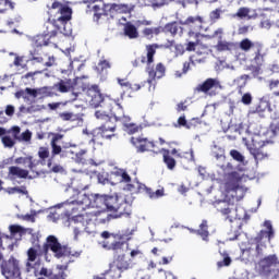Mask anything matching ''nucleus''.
Instances as JSON below:
<instances>
[{
    "label": "nucleus",
    "mask_w": 279,
    "mask_h": 279,
    "mask_svg": "<svg viewBox=\"0 0 279 279\" xmlns=\"http://www.w3.org/2000/svg\"><path fill=\"white\" fill-rule=\"evenodd\" d=\"M93 217H96L97 223H108V221H112V219H116L114 218V214H108V213H106L104 210L97 211L95 214L86 213L85 215L81 214V215L76 216V218L80 221H86V223H88L93 219Z\"/></svg>",
    "instance_id": "14"
},
{
    "label": "nucleus",
    "mask_w": 279,
    "mask_h": 279,
    "mask_svg": "<svg viewBox=\"0 0 279 279\" xmlns=\"http://www.w3.org/2000/svg\"><path fill=\"white\" fill-rule=\"evenodd\" d=\"M59 245L60 241H58V238H56V235H48L46 239V243L44 244V254H49V250L56 252Z\"/></svg>",
    "instance_id": "29"
},
{
    "label": "nucleus",
    "mask_w": 279,
    "mask_h": 279,
    "mask_svg": "<svg viewBox=\"0 0 279 279\" xmlns=\"http://www.w3.org/2000/svg\"><path fill=\"white\" fill-rule=\"evenodd\" d=\"M52 89L58 90V93H69L71 90V80H60V82L53 84Z\"/></svg>",
    "instance_id": "39"
},
{
    "label": "nucleus",
    "mask_w": 279,
    "mask_h": 279,
    "mask_svg": "<svg viewBox=\"0 0 279 279\" xmlns=\"http://www.w3.org/2000/svg\"><path fill=\"white\" fill-rule=\"evenodd\" d=\"M15 165H27L29 171H34V169H36V160H34V157L32 156L17 157L15 159Z\"/></svg>",
    "instance_id": "35"
},
{
    "label": "nucleus",
    "mask_w": 279,
    "mask_h": 279,
    "mask_svg": "<svg viewBox=\"0 0 279 279\" xmlns=\"http://www.w3.org/2000/svg\"><path fill=\"white\" fill-rule=\"evenodd\" d=\"M221 88V83L217 78H206L202 84L195 88L196 93H204L209 97H215Z\"/></svg>",
    "instance_id": "13"
},
{
    "label": "nucleus",
    "mask_w": 279,
    "mask_h": 279,
    "mask_svg": "<svg viewBox=\"0 0 279 279\" xmlns=\"http://www.w3.org/2000/svg\"><path fill=\"white\" fill-rule=\"evenodd\" d=\"M269 145H274L272 141H262L260 137H254L248 146V151L256 161L269 158Z\"/></svg>",
    "instance_id": "8"
},
{
    "label": "nucleus",
    "mask_w": 279,
    "mask_h": 279,
    "mask_svg": "<svg viewBox=\"0 0 279 279\" xmlns=\"http://www.w3.org/2000/svg\"><path fill=\"white\" fill-rule=\"evenodd\" d=\"M204 16L202 15H190L185 21L181 22L182 25H185L189 28L187 36L189 38H199L202 29H204Z\"/></svg>",
    "instance_id": "9"
},
{
    "label": "nucleus",
    "mask_w": 279,
    "mask_h": 279,
    "mask_svg": "<svg viewBox=\"0 0 279 279\" xmlns=\"http://www.w3.org/2000/svg\"><path fill=\"white\" fill-rule=\"evenodd\" d=\"M110 61L108 60H100L97 65L98 73H104L107 69H110Z\"/></svg>",
    "instance_id": "54"
},
{
    "label": "nucleus",
    "mask_w": 279,
    "mask_h": 279,
    "mask_svg": "<svg viewBox=\"0 0 279 279\" xmlns=\"http://www.w3.org/2000/svg\"><path fill=\"white\" fill-rule=\"evenodd\" d=\"M37 279H66V272L53 274V269L41 267L39 270H35Z\"/></svg>",
    "instance_id": "20"
},
{
    "label": "nucleus",
    "mask_w": 279,
    "mask_h": 279,
    "mask_svg": "<svg viewBox=\"0 0 279 279\" xmlns=\"http://www.w3.org/2000/svg\"><path fill=\"white\" fill-rule=\"evenodd\" d=\"M199 46V38H195V41H189L185 46V51H195Z\"/></svg>",
    "instance_id": "57"
},
{
    "label": "nucleus",
    "mask_w": 279,
    "mask_h": 279,
    "mask_svg": "<svg viewBox=\"0 0 279 279\" xmlns=\"http://www.w3.org/2000/svg\"><path fill=\"white\" fill-rule=\"evenodd\" d=\"M131 144L135 147L137 154H145V151L156 153V142L143 135L131 137Z\"/></svg>",
    "instance_id": "12"
},
{
    "label": "nucleus",
    "mask_w": 279,
    "mask_h": 279,
    "mask_svg": "<svg viewBox=\"0 0 279 279\" xmlns=\"http://www.w3.org/2000/svg\"><path fill=\"white\" fill-rule=\"evenodd\" d=\"M106 208L109 213H113L114 219H121V217H130L132 215V204L128 203L123 197L119 195H106Z\"/></svg>",
    "instance_id": "5"
},
{
    "label": "nucleus",
    "mask_w": 279,
    "mask_h": 279,
    "mask_svg": "<svg viewBox=\"0 0 279 279\" xmlns=\"http://www.w3.org/2000/svg\"><path fill=\"white\" fill-rule=\"evenodd\" d=\"M219 38L217 45L215 48L218 51H232L236 47V45L232 41H226L223 40V28H218L214 32L213 35L207 36V38Z\"/></svg>",
    "instance_id": "19"
},
{
    "label": "nucleus",
    "mask_w": 279,
    "mask_h": 279,
    "mask_svg": "<svg viewBox=\"0 0 279 279\" xmlns=\"http://www.w3.org/2000/svg\"><path fill=\"white\" fill-rule=\"evenodd\" d=\"M38 156L41 160H47V158H49V148L40 147L38 151Z\"/></svg>",
    "instance_id": "62"
},
{
    "label": "nucleus",
    "mask_w": 279,
    "mask_h": 279,
    "mask_svg": "<svg viewBox=\"0 0 279 279\" xmlns=\"http://www.w3.org/2000/svg\"><path fill=\"white\" fill-rule=\"evenodd\" d=\"M142 34H143L144 38L151 40V38H154V36H160V34H162V26L145 27L142 31Z\"/></svg>",
    "instance_id": "33"
},
{
    "label": "nucleus",
    "mask_w": 279,
    "mask_h": 279,
    "mask_svg": "<svg viewBox=\"0 0 279 279\" xmlns=\"http://www.w3.org/2000/svg\"><path fill=\"white\" fill-rule=\"evenodd\" d=\"M171 155L175 156L181 165H189V162H195V155L193 154V150L180 151L178 150V148H173L171 150Z\"/></svg>",
    "instance_id": "24"
},
{
    "label": "nucleus",
    "mask_w": 279,
    "mask_h": 279,
    "mask_svg": "<svg viewBox=\"0 0 279 279\" xmlns=\"http://www.w3.org/2000/svg\"><path fill=\"white\" fill-rule=\"evenodd\" d=\"M178 123L181 128H186V130H191V128H193L192 122L187 123L186 117H184V116L179 117Z\"/></svg>",
    "instance_id": "58"
},
{
    "label": "nucleus",
    "mask_w": 279,
    "mask_h": 279,
    "mask_svg": "<svg viewBox=\"0 0 279 279\" xmlns=\"http://www.w3.org/2000/svg\"><path fill=\"white\" fill-rule=\"evenodd\" d=\"M2 276L7 279H21V267L14 256H11L8 260H3L1 264Z\"/></svg>",
    "instance_id": "10"
},
{
    "label": "nucleus",
    "mask_w": 279,
    "mask_h": 279,
    "mask_svg": "<svg viewBox=\"0 0 279 279\" xmlns=\"http://www.w3.org/2000/svg\"><path fill=\"white\" fill-rule=\"evenodd\" d=\"M267 111V102L265 101H259L255 107H253L250 111L248 114H259V117H263L265 112Z\"/></svg>",
    "instance_id": "41"
},
{
    "label": "nucleus",
    "mask_w": 279,
    "mask_h": 279,
    "mask_svg": "<svg viewBox=\"0 0 279 279\" xmlns=\"http://www.w3.org/2000/svg\"><path fill=\"white\" fill-rule=\"evenodd\" d=\"M52 253L54 254L56 258H66V257L71 256V247L59 243V245Z\"/></svg>",
    "instance_id": "34"
},
{
    "label": "nucleus",
    "mask_w": 279,
    "mask_h": 279,
    "mask_svg": "<svg viewBox=\"0 0 279 279\" xmlns=\"http://www.w3.org/2000/svg\"><path fill=\"white\" fill-rule=\"evenodd\" d=\"M2 144L4 145V147H12L14 145V140H12V137L10 136H3Z\"/></svg>",
    "instance_id": "64"
},
{
    "label": "nucleus",
    "mask_w": 279,
    "mask_h": 279,
    "mask_svg": "<svg viewBox=\"0 0 279 279\" xmlns=\"http://www.w3.org/2000/svg\"><path fill=\"white\" fill-rule=\"evenodd\" d=\"M58 32L60 34H64V28L60 26L58 23H56L53 14H50L48 21L44 24L43 34L49 36V38L53 40V38L58 36Z\"/></svg>",
    "instance_id": "17"
},
{
    "label": "nucleus",
    "mask_w": 279,
    "mask_h": 279,
    "mask_svg": "<svg viewBox=\"0 0 279 279\" xmlns=\"http://www.w3.org/2000/svg\"><path fill=\"white\" fill-rule=\"evenodd\" d=\"M75 202L82 206L81 210H86V208H90L93 206V201L90 197L86 194H82V192L77 194Z\"/></svg>",
    "instance_id": "31"
},
{
    "label": "nucleus",
    "mask_w": 279,
    "mask_h": 279,
    "mask_svg": "<svg viewBox=\"0 0 279 279\" xmlns=\"http://www.w3.org/2000/svg\"><path fill=\"white\" fill-rule=\"evenodd\" d=\"M52 39H50L49 36H47L46 34H41V35H37L35 37V45L36 47L38 48H43V47H47L49 45H51V41Z\"/></svg>",
    "instance_id": "40"
},
{
    "label": "nucleus",
    "mask_w": 279,
    "mask_h": 279,
    "mask_svg": "<svg viewBox=\"0 0 279 279\" xmlns=\"http://www.w3.org/2000/svg\"><path fill=\"white\" fill-rule=\"evenodd\" d=\"M136 3L140 8H162V5H165V0H136Z\"/></svg>",
    "instance_id": "37"
},
{
    "label": "nucleus",
    "mask_w": 279,
    "mask_h": 279,
    "mask_svg": "<svg viewBox=\"0 0 279 279\" xmlns=\"http://www.w3.org/2000/svg\"><path fill=\"white\" fill-rule=\"evenodd\" d=\"M45 52L43 48L35 47L33 50L29 51V59L32 62L43 63L45 62Z\"/></svg>",
    "instance_id": "32"
},
{
    "label": "nucleus",
    "mask_w": 279,
    "mask_h": 279,
    "mask_svg": "<svg viewBox=\"0 0 279 279\" xmlns=\"http://www.w3.org/2000/svg\"><path fill=\"white\" fill-rule=\"evenodd\" d=\"M92 208H106V195L96 194L93 197Z\"/></svg>",
    "instance_id": "42"
},
{
    "label": "nucleus",
    "mask_w": 279,
    "mask_h": 279,
    "mask_svg": "<svg viewBox=\"0 0 279 279\" xmlns=\"http://www.w3.org/2000/svg\"><path fill=\"white\" fill-rule=\"evenodd\" d=\"M272 136H278L279 132V116L272 119V122L269 125Z\"/></svg>",
    "instance_id": "48"
},
{
    "label": "nucleus",
    "mask_w": 279,
    "mask_h": 279,
    "mask_svg": "<svg viewBox=\"0 0 279 279\" xmlns=\"http://www.w3.org/2000/svg\"><path fill=\"white\" fill-rule=\"evenodd\" d=\"M34 75H36V72L26 73L22 76V82H24L25 84H32V82H34Z\"/></svg>",
    "instance_id": "60"
},
{
    "label": "nucleus",
    "mask_w": 279,
    "mask_h": 279,
    "mask_svg": "<svg viewBox=\"0 0 279 279\" xmlns=\"http://www.w3.org/2000/svg\"><path fill=\"white\" fill-rule=\"evenodd\" d=\"M160 49L158 44H150L146 46V57L142 56L132 61V65L136 69L141 64H146V73L148 74V80L146 81L149 86L156 82V80H162L167 73V66L165 63L159 62L154 66V56H156V50Z\"/></svg>",
    "instance_id": "2"
},
{
    "label": "nucleus",
    "mask_w": 279,
    "mask_h": 279,
    "mask_svg": "<svg viewBox=\"0 0 279 279\" xmlns=\"http://www.w3.org/2000/svg\"><path fill=\"white\" fill-rule=\"evenodd\" d=\"M196 234L201 236L206 243L209 241L210 232H208V220H203L199 225V229L196 230Z\"/></svg>",
    "instance_id": "36"
},
{
    "label": "nucleus",
    "mask_w": 279,
    "mask_h": 279,
    "mask_svg": "<svg viewBox=\"0 0 279 279\" xmlns=\"http://www.w3.org/2000/svg\"><path fill=\"white\" fill-rule=\"evenodd\" d=\"M50 136H52L50 141L51 146V155L52 156H60V153L62 151V146L58 145V141H62V134L60 133H49Z\"/></svg>",
    "instance_id": "28"
},
{
    "label": "nucleus",
    "mask_w": 279,
    "mask_h": 279,
    "mask_svg": "<svg viewBox=\"0 0 279 279\" xmlns=\"http://www.w3.org/2000/svg\"><path fill=\"white\" fill-rule=\"evenodd\" d=\"M258 43H259V41L253 43V41L250 40V38H244V39H242V40L240 41L239 47H240V49H241L242 51L247 52V51H250L251 49H255V48H256V45H258Z\"/></svg>",
    "instance_id": "43"
},
{
    "label": "nucleus",
    "mask_w": 279,
    "mask_h": 279,
    "mask_svg": "<svg viewBox=\"0 0 279 279\" xmlns=\"http://www.w3.org/2000/svg\"><path fill=\"white\" fill-rule=\"evenodd\" d=\"M223 178V186L226 193L230 194L232 199L241 202L247 193V187L243 185V178L245 174L234 170L232 162H228L220 167Z\"/></svg>",
    "instance_id": "1"
},
{
    "label": "nucleus",
    "mask_w": 279,
    "mask_h": 279,
    "mask_svg": "<svg viewBox=\"0 0 279 279\" xmlns=\"http://www.w3.org/2000/svg\"><path fill=\"white\" fill-rule=\"evenodd\" d=\"M221 19V9H216L209 13V20L211 23H217Z\"/></svg>",
    "instance_id": "56"
},
{
    "label": "nucleus",
    "mask_w": 279,
    "mask_h": 279,
    "mask_svg": "<svg viewBox=\"0 0 279 279\" xmlns=\"http://www.w3.org/2000/svg\"><path fill=\"white\" fill-rule=\"evenodd\" d=\"M253 97L251 93H245L244 95H242L241 101L244 106H251L252 101H253Z\"/></svg>",
    "instance_id": "59"
},
{
    "label": "nucleus",
    "mask_w": 279,
    "mask_h": 279,
    "mask_svg": "<svg viewBox=\"0 0 279 279\" xmlns=\"http://www.w3.org/2000/svg\"><path fill=\"white\" fill-rule=\"evenodd\" d=\"M266 230H260L257 235L255 236V241H263L264 239L268 240V243H271V239L276 236V232L274 231V226L271 221L266 220L264 222Z\"/></svg>",
    "instance_id": "23"
},
{
    "label": "nucleus",
    "mask_w": 279,
    "mask_h": 279,
    "mask_svg": "<svg viewBox=\"0 0 279 279\" xmlns=\"http://www.w3.org/2000/svg\"><path fill=\"white\" fill-rule=\"evenodd\" d=\"M136 230L134 229H124L118 233H110V231H102L100 236L102 239V247L105 250H111L112 252H119L123 250V245H130L129 241H132Z\"/></svg>",
    "instance_id": "3"
},
{
    "label": "nucleus",
    "mask_w": 279,
    "mask_h": 279,
    "mask_svg": "<svg viewBox=\"0 0 279 279\" xmlns=\"http://www.w3.org/2000/svg\"><path fill=\"white\" fill-rule=\"evenodd\" d=\"M124 128L128 134H136L141 130V126L135 123H125Z\"/></svg>",
    "instance_id": "51"
},
{
    "label": "nucleus",
    "mask_w": 279,
    "mask_h": 279,
    "mask_svg": "<svg viewBox=\"0 0 279 279\" xmlns=\"http://www.w3.org/2000/svg\"><path fill=\"white\" fill-rule=\"evenodd\" d=\"M160 154H162V160H163L167 169H169L170 171H173V169H175V165L178 162L175 161V158L172 157L171 150H169L167 148H161Z\"/></svg>",
    "instance_id": "27"
},
{
    "label": "nucleus",
    "mask_w": 279,
    "mask_h": 279,
    "mask_svg": "<svg viewBox=\"0 0 279 279\" xmlns=\"http://www.w3.org/2000/svg\"><path fill=\"white\" fill-rule=\"evenodd\" d=\"M108 5L95 4L92 7V12H94L93 21L97 25H104V23H110V9H107Z\"/></svg>",
    "instance_id": "16"
},
{
    "label": "nucleus",
    "mask_w": 279,
    "mask_h": 279,
    "mask_svg": "<svg viewBox=\"0 0 279 279\" xmlns=\"http://www.w3.org/2000/svg\"><path fill=\"white\" fill-rule=\"evenodd\" d=\"M217 210L225 217V219L232 221V210H234V204L227 202V201H220L217 204Z\"/></svg>",
    "instance_id": "25"
},
{
    "label": "nucleus",
    "mask_w": 279,
    "mask_h": 279,
    "mask_svg": "<svg viewBox=\"0 0 279 279\" xmlns=\"http://www.w3.org/2000/svg\"><path fill=\"white\" fill-rule=\"evenodd\" d=\"M53 165V161L52 159H49L48 160V168L52 171V173H60V171H62V166L60 165H56V166H52Z\"/></svg>",
    "instance_id": "61"
},
{
    "label": "nucleus",
    "mask_w": 279,
    "mask_h": 279,
    "mask_svg": "<svg viewBox=\"0 0 279 279\" xmlns=\"http://www.w3.org/2000/svg\"><path fill=\"white\" fill-rule=\"evenodd\" d=\"M8 10H14V3L10 0H0V12H5Z\"/></svg>",
    "instance_id": "52"
},
{
    "label": "nucleus",
    "mask_w": 279,
    "mask_h": 279,
    "mask_svg": "<svg viewBox=\"0 0 279 279\" xmlns=\"http://www.w3.org/2000/svg\"><path fill=\"white\" fill-rule=\"evenodd\" d=\"M254 243L256 244L255 252L257 256H263L265 250L267 248V245L265 244V242H263V240H254Z\"/></svg>",
    "instance_id": "47"
},
{
    "label": "nucleus",
    "mask_w": 279,
    "mask_h": 279,
    "mask_svg": "<svg viewBox=\"0 0 279 279\" xmlns=\"http://www.w3.org/2000/svg\"><path fill=\"white\" fill-rule=\"evenodd\" d=\"M51 14L56 23L63 28V34L69 35L71 31L66 29V25L73 20V9L69 4L56 0L49 7V15L51 16Z\"/></svg>",
    "instance_id": "4"
},
{
    "label": "nucleus",
    "mask_w": 279,
    "mask_h": 279,
    "mask_svg": "<svg viewBox=\"0 0 279 279\" xmlns=\"http://www.w3.org/2000/svg\"><path fill=\"white\" fill-rule=\"evenodd\" d=\"M250 14V9L247 8H240L238 12L235 13V16L239 19H245Z\"/></svg>",
    "instance_id": "63"
},
{
    "label": "nucleus",
    "mask_w": 279,
    "mask_h": 279,
    "mask_svg": "<svg viewBox=\"0 0 279 279\" xmlns=\"http://www.w3.org/2000/svg\"><path fill=\"white\" fill-rule=\"evenodd\" d=\"M36 258H38V251L34 247L28 248L27 251V267H32V264L29 263H35Z\"/></svg>",
    "instance_id": "46"
},
{
    "label": "nucleus",
    "mask_w": 279,
    "mask_h": 279,
    "mask_svg": "<svg viewBox=\"0 0 279 279\" xmlns=\"http://www.w3.org/2000/svg\"><path fill=\"white\" fill-rule=\"evenodd\" d=\"M10 232L11 236H16V234H23L25 232V229L19 225H12L10 226Z\"/></svg>",
    "instance_id": "55"
},
{
    "label": "nucleus",
    "mask_w": 279,
    "mask_h": 279,
    "mask_svg": "<svg viewBox=\"0 0 279 279\" xmlns=\"http://www.w3.org/2000/svg\"><path fill=\"white\" fill-rule=\"evenodd\" d=\"M229 154L236 162H245V156H243L239 150L231 149Z\"/></svg>",
    "instance_id": "50"
},
{
    "label": "nucleus",
    "mask_w": 279,
    "mask_h": 279,
    "mask_svg": "<svg viewBox=\"0 0 279 279\" xmlns=\"http://www.w3.org/2000/svg\"><path fill=\"white\" fill-rule=\"evenodd\" d=\"M10 180H27V178H29V180H32V177H29V170L27 169H23L19 166H11L9 168V173H8Z\"/></svg>",
    "instance_id": "22"
},
{
    "label": "nucleus",
    "mask_w": 279,
    "mask_h": 279,
    "mask_svg": "<svg viewBox=\"0 0 279 279\" xmlns=\"http://www.w3.org/2000/svg\"><path fill=\"white\" fill-rule=\"evenodd\" d=\"M254 49V62L255 64H258V66H263V62H265V51H263L264 46L262 43H258L257 45H255Z\"/></svg>",
    "instance_id": "30"
},
{
    "label": "nucleus",
    "mask_w": 279,
    "mask_h": 279,
    "mask_svg": "<svg viewBox=\"0 0 279 279\" xmlns=\"http://www.w3.org/2000/svg\"><path fill=\"white\" fill-rule=\"evenodd\" d=\"M257 269L260 276L265 278L277 279L279 278V259L278 255L271 254L259 259Z\"/></svg>",
    "instance_id": "6"
},
{
    "label": "nucleus",
    "mask_w": 279,
    "mask_h": 279,
    "mask_svg": "<svg viewBox=\"0 0 279 279\" xmlns=\"http://www.w3.org/2000/svg\"><path fill=\"white\" fill-rule=\"evenodd\" d=\"M53 87H40L38 88V95L43 98L45 97H53Z\"/></svg>",
    "instance_id": "49"
},
{
    "label": "nucleus",
    "mask_w": 279,
    "mask_h": 279,
    "mask_svg": "<svg viewBox=\"0 0 279 279\" xmlns=\"http://www.w3.org/2000/svg\"><path fill=\"white\" fill-rule=\"evenodd\" d=\"M123 36L130 40H136L140 36L138 28L132 22H126L123 26Z\"/></svg>",
    "instance_id": "26"
},
{
    "label": "nucleus",
    "mask_w": 279,
    "mask_h": 279,
    "mask_svg": "<svg viewBox=\"0 0 279 279\" xmlns=\"http://www.w3.org/2000/svg\"><path fill=\"white\" fill-rule=\"evenodd\" d=\"M136 4H117L113 3L109 8L110 19H114V14H132Z\"/></svg>",
    "instance_id": "21"
},
{
    "label": "nucleus",
    "mask_w": 279,
    "mask_h": 279,
    "mask_svg": "<svg viewBox=\"0 0 279 279\" xmlns=\"http://www.w3.org/2000/svg\"><path fill=\"white\" fill-rule=\"evenodd\" d=\"M134 267V264L132 263V258H129L125 256V254L118 255L113 262L110 264L109 269L107 270V274L112 279L121 278V275L123 271H128Z\"/></svg>",
    "instance_id": "7"
},
{
    "label": "nucleus",
    "mask_w": 279,
    "mask_h": 279,
    "mask_svg": "<svg viewBox=\"0 0 279 279\" xmlns=\"http://www.w3.org/2000/svg\"><path fill=\"white\" fill-rule=\"evenodd\" d=\"M146 195L150 197V199H158L165 196V189L157 190L154 192L150 187H145Z\"/></svg>",
    "instance_id": "44"
},
{
    "label": "nucleus",
    "mask_w": 279,
    "mask_h": 279,
    "mask_svg": "<svg viewBox=\"0 0 279 279\" xmlns=\"http://www.w3.org/2000/svg\"><path fill=\"white\" fill-rule=\"evenodd\" d=\"M86 95L92 108H99L104 104V94L99 89V85H92L87 88Z\"/></svg>",
    "instance_id": "18"
},
{
    "label": "nucleus",
    "mask_w": 279,
    "mask_h": 279,
    "mask_svg": "<svg viewBox=\"0 0 279 279\" xmlns=\"http://www.w3.org/2000/svg\"><path fill=\"white\" fill-rule=\"evenodd\" d=\"M5 193H8V195H15V193H20L21 195H27V187L25 185L8 187L5 189Z\"/></svg>",
    "instance_id": "45"
},
{
    "label": "nucleus",
    "mask_w": 279,
    "mask_h": 279,
    "mask_svg": "<svg viewBox=\"0 0 279 279\" xmlns=\"http://www.w3.org/2000/svg\"><path fill=\"white\" fill-rule=\"evenodd\" d=\"M183 21H172L161 26V34H169L172 38H182L184 36Z\"/></svg>",
    "instance_id": "15"
},
{
    "label": "nucleus",
    "mask_w": 279,
    "mask_h": 279,
    "mask_svg": "<svg viewBox=\"0 0 279 279\" xmlns=\"http://www.w3.org/2000/svg\"><path fill=\"white\" fill-rule=\"evenodd\" d=\"M145 84H147V81H144L143 83L138 84V83H129V90H131V93H138V90H141V88H144Z\"/></svg>",
    "instance_id": "53"
},
{
    "label": "nucleus",
    "mask_w": 279,
    "mask_h": 279,
    "mask_svg": "<svg viewBox=\"0 0 279 279\" xmlns=\"http://www.w3.org/2000/svg\"><path fill=\"white\" fill-rule=\"evenodd\" d=\"M95 117H96V119H98V121H104L105 122L104 124L113 123L112 118L110 117V111H106L102 108L96 110Z\"/></svg>",
    "instance_id": "38"
},
{
    "label": "nucleus",
    "mask_w": 279,
    "mask_h": 279,
    "mask_svg": "<svg viewBox=\"0 0 279 279\" xmlns=\"http://www.w3.org/2000/svg\"><path fill=\"white\" fill-rule=\"evenodd\" d=\"M117 131V124L114 122L109 124H101L99 128H96L93 132V143H99L100 138H107L110 141V138H113V136H117L114 132Z\"/></svg>",
    "instance_id": "11"
}]
</instances>
